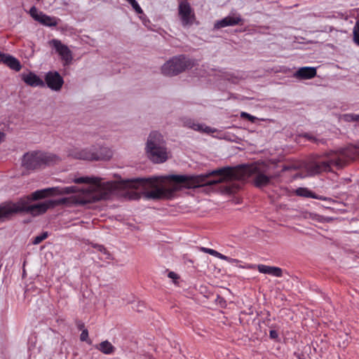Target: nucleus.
<instances>
[{
	"instance_id": "f257e3e1",
	"label": "nucleus",
	"mask_w": 359,
	"mask_h": 359,
	"mask_svg": "<svg viewBox=\"0 0 359 359\" xmlns=\"http://www.w3.org/2000/svg\"><path fill=\"white\" fill-rule=\"evenodd\" d=\"M76 184H88V189H82L77 196L47 200L29 205L25 201L8 203L0 206V219H8L18 212H27L33 215L43 214L50 208L61 205L87 204L100 200L108 199L111 193L121 188L138 189L149 185L154 187L147 192L149 198L153 199L170 198L179 191V175H169L151 178H137L123 182L108 181L102 182L98 177H81L72 180Z\"/></svg>"
},
{
	"instance_id": "f03ea898",
	"label": "nucleus",
	"mask_w": 359,
	"mask_h": 359,
	"mask_svg": "<svg viewBox=\"0 0 359 359\" xmlns=\"http://www.w3.org/2000/svg\"><path fill=\"white\" fill-rule=\"evenodd\" d=\"M350 159H352V157L348 154L347 149L331 151L324 157L315 161L302 162L294 165V169L299 170L294 178H305L322 172L332 171L333 168H341Z\"/></svg>"
},
{
	"instance_id": "7ed1b4c3",
	"label": "nucleus",
	"mask_w": 359,
	"mask_h": 359,
	"mask_svg": "<svg viewBox=\"0 0 359 359\" xmlns=\"http://www.w3.org/2000/svg\"><path fill=\"white\" fill-rule=\"evenodd\" d=\"M147 151L149 159L156 163H163L168 154L163 136L158 132H151L147 143Z\"/></svg>"
},
{
	"instance_id": "20e7f679",
	"label": "nucleus",
	"mask_w": 359,
	"mask_h": 359,
	"mask_svg": "<svg viewBox=\"0 0 359 359\" xmlns=\"http://www.w3.org/2000/svg\"><path fill=\"white\" fill-rule=\"evenodd\" d=\"M112 153L107 147H100L99 151L95 147L81 149L73 147L69 149L68 156L75 159L87 161L107 160L111 157Z\"/></svg>"
},
{
	"instance_id": "39448f33",
	"label": "nucleus",
	"mask_w": 359,
	"mask_h": 359,
	"mask_svg": "<svg viewBox=\"0 0 359 359\" xmlns=\"http://www.w3.org/2000/svg\"><path fill=\"white\" fill-rule=\"evenodd\" d=\"M196 65L195 60L184 55L173 57L166 62L161 67L162 74L165 76H175L186 69H191Z\"/></svg>"
},
{
	"instance_id": "423d86ee",
	"label": "nucleus",
	"mask_w": 359,
	"mask_h": 359,
	"mask_svg": "<svg viewBox=\"0 0 359 359\" xmlns=\"http://www.w3.org/2000/svg\"><path fill=\"white\" fill-rule=\"evenodd\" d=\"M57 156L41 151L26 153L22 160V165L27 170H36L44 165L55 163Z\"/></svg>"
},
{
	"instance_id": "0eeeda50",
	"label": "nucleus",
	"mask_w": 359,
	"mask_h": 359,
	"mask_svg": "<svg viewBox=\"0 0 359 359\" xmlns=\"http://www.w3.org/2000/svg\"><path fill=\"white\" fill-rule=\"evenodd\" d=\"M78 191L77 187L75 186L65 187H55L37 190L32 194V198L33 200H39L48 196L73 194Z\"/></svg>"
},
{
	"instance_id": "6e6552de",
	"label": "nucleus",
	"mask_w": 359,
	"mask_h": 359,
	"mask_svg": "<svg viewBox=\"0 0 359 359\" xmlns=\"http://www.w3.org/2000/svg\"><path fill=\"white\" fill-rule=\"evenodd\" d=\"M178 14L184 27L191 26L196 20V15L190 4L183 0L180 1L178 6Z\"/></svg>"
},
{
	"instance_id": "1a4fd4ad",
	"label": "nucleus",
	"mask_w": 359,
	"mask_h": 359,
	"mask_svg": "<svg viewBox=\"0 0 359 359\" xmlns=\"http://www.w3.org/2000/svg\"><path fill=\"white\" fill-rule=\"evenodd\" d=\"M49 44L55 48L65 65H68L72 62L73 60L72 52L67 46L63 44L61 41L55 39L50 41Z\"/></svg>"
},
{
	"instance_id": "9d476101",
	"label": "nucleus",
	"mask_w": 359,
	"mask_h": 359,
	"mask_svg": "<svg viewBox=\"0 0 359 359\" xmlns=\"http://www.w3.org/2000/svg\"><path fill=\"white\" fill-rule=\"evenodd\" d=\"M29 13L36 21L47 27H55L58 25V21L60 20L55 17H50L41 11H38L35 6H32Z\"/></svg>"
},
{
	"instance_id": "9b49d317",
	"label": "nucleus",
	"mask_w": 359,
	"mask_h": 359,
	"mask_svg": "<svg viewBox=\"0 0 359 359\" xmlns=\"http://www.w3.org/2000/svg\"><path fill=\"white\" fill-rule=\"evenodd\" d=\"M47 86L53 90H60L64 83L63 78L57 72L50 71L45 76Z\"/></svg>"
},
{
	"instance_id": "f8f14e48",
	"label": "nucleus",
	"mask_w": 359,
	"mask_h": 359,
	"mask_svg": "<svg viewBox=\"0 0 359 359\" xmlns=\"http://www.w3.org/2000/svg\"><path fill=\"white\" fill-rule=\"evenodd\" d=\"M252 172H256L254 178V182L256 187H263L270 184L272 179L271 176H269L263 171L257 170V165H251L248 163V175Z\"/></svg>"
},
{
	"instance_id": "ddd939ff",
	"label": "nucleus",
	"mask_w": 359,
	"mask_h": 359,
	"mask_svg": "<svg viewBox=\"0 0 359 359\" xmlns=\"http://www.w3.org/2000/svg\"><path fill=\"white\" fill-rule=\"evenodd\" d=\"M241 21V19L239 16L229 15L220 20L217 21L215 23L214 27L215 29H221L228 26H234L238 25Z\"/></svg>"
},
{
	"instance_id": "4468645a",
	"label": "nucleus",
	"mask_w": 359,
	"mask_h": 359,
	"mask_svg": "<svg viewBox=\"0 0 359 359\" xmlns=\"http://www.w3.org/2000/svg\"><path fill=\"white\" fill-rule=\"evenodd\" d=\"M22 80L26 84L32 87H43L45 86L43 80L33 72L22 75Z\"/></svg>"
},
{
	"instance_id": "2eb2a0df",
	"label": "nucleus",
	"mask_w": 359,
	"mask_h": 359,
	"mask_svg": "<svg viewBox=\"0 0 359 359\" xmlns=\"http://www.w3.org/2000/svg\"><path fill=\"white\" fill-rule=\"evenodd\" d=\"M316 75V69L311 67L299 68L295 73L294 76L302 79H310Z\"/></svg>"
},
{
	"instance_id": "dca6fc26",
	"label": "nucleus",
	"mask_w": 359,
	"mask_h": 359,
	"mask_svg": "<svg viewBox=\"0 0 359 359\" xmlns=\"http://www.w3.org/2000/svg\"><path fill=\"white\" fill-rule=\"evenodd\" d=\"M184 125L188 128H190L198 132H204L206 133H210L215 132L211 128L205 126L203 124L196 123L194 121L187 118L184 121Z\"/></svg>"
},
{
	"instance_id": "f3484780",
	"label": "nucleus",
	"mask_w": 359,
	"mask_h": 359,
	"mask_svg": "<svg viewBox=\"0 0 359 359\" xmlns=\"http://www.w3.org/2000/svg\"><path fill=\"white\" fill-rule=\"evenodd\" d=\"M257 269L260 273L271 275L274 277H281L283 275L282 269L279 267L259 264L257 266Z\"/></svg>"
},
{
	"instance_id": "a211bd4d",
	"label": "nucleus",
	"mask_w": 359,
	"mask_h": 359,
	"mask_svg": "<svg viewBox=\"0 0 359 359\" xmlns=\"http://www.w3.org/2000/svg\"><path fill=\"white\" fill-rule=\"evenodd\" d=\"M95 348L106 355L114 354L116 351L115 346H114L111 343L107 340L103 341L101 343L96 344Z\"/></svg>"
},
{
	"instance_id": "6ab92c4d",
	"label": "nucleus",
	"mask_w": 359,
	"mask_h": 359,
	"mask_svg": "<svg viewBox=\"0 0 359 359\" xmlns=\"http://www.w3.org/2000/svg\"><path fill=\"white\" fill-rule=\"evenodd\" d=\"M295 194L299 196H303L306 198H319L318 196H316L314 193L311 191L307 188L304 187H299L296 189Z\"/></svg>"
},
{
	"instance_id": "aec40b11",
	"label": "nucleus",
	"mask_w": 359,
	"mask_h": 359,
	"mask_svg": "<svg viewBox=\"0 0 359 359\" xmlns=\"http://www.w3.org/2000/svg\"><path fill=\"white\" fill-rule=\"evenodd\" d=\"M6 65L11 69L17 72L20 71L22 68L20 61L13 56H11L10 58H8Z\"/></svg>"
},
{
	"instance_id": "412c9836",
	"label": "nucleus",
	"mask_w": 359,
	"mask_h": 359,
	"mask_svg": "<svg viewBox=\"0 0 359 359\" xmlns=\"http://www.w3.org/2000/svg\"><path fill=\"white\" fill-rule=\"evenodd\" d=\"M95 248L101 253V259L104 260H109L111 259V255L109 252L101 245H96Z\"/></svg>"
},
{
	"instance_id": "4be33fe9",
	"label": "nucleus",
	"mask_w": 359,
	"mask_h": 359,
	"mask_svg": "<svg viewBox=\"0 0 359 359\" xmlns=\"http://www.w3.org/2000/svg\"><path fill=\"white\" fill-rule=\"evenodd\" d=\"M208 254L210 255H212L215 257H217L220 259H222V260L228 261L229 259L226 255H224L221 254L220 252H219L213 249H210V248L209 249Z\"/></svg>"
},
{
	"instance_id": "5701e85b",
	"label": "nucleus",
	"mask_w": 359,
	"mask_h": 359,
	"mask_svg": "<svg viewBox=\"0 0 359 359\" xmlns=\"http://www.w3.org/2000/svg\"><path fill=\"white\" fill-rule=\"evenodd\" d=\"M133 7V8L135 11V12L138 14L143 13V11L136 1V0H126Z\"/></svg>"
},
{
	"instance_id": "b1692460",
	"label": "nucleus",
	"mask_w": 359,
	"mask_h": 359,
	"mask_svg": "<svg viewBox=\"0 0 359 359\" xmlns=\"http://www.w3.org/2000/svg\"><path fill=\"white\" fill-rule=\"evenodd\" d=\"M353 41L359 46V21H358L353 27Z\"/></svg>"
},
{
	"instance_id": "393cba45",
	"label": "nucleus",
	"mask_w": 359,
	"mask_h": 359,
	"mask_svg": "<svg viewBox=\"0 0 359 359\" xmlns=\"http://www.w3.org/2000/svg\"><path fill=\"white\" fill-rule=\"evenodd\" d=\"M48 233L47 232H43V233H41V235H39L37 236H36L34 238V241H33V243L34 245H37V244H39L40 243H41L43 240H45L46 238H48Z\"/></svg>"
},
{
	"instance_id": "a878e982",
	"label": "nucleus",
	"mask_w": 359,
	"mask_h": 359,
	"mask_svg": "<svg viewBox=\"0 0 359 359\" xmlns=\"http://www.w3.org/2000/svg\"><path fill=\"white\" fill-rule=\"evenodd\" d=\"M80 339L82 341H87L88 344H90L91 341H88V331L86 329L82 330V332L80 335Z\"/></svg>"
},
{
	"instance_id": "bb28decb",
	"label": "nucleus",
	"mask_w": 359,
	"mask_h": 359,
	"mask_svg": "<svg viewBox=\"0 0 359 359\" xmlns=\"http://www.w3.org/2000/svg\"><path fill=\"white\" fill-rule=\"evenodd\" d=\"M354 114H345L341 116V119L346 122L353 121Z\"/></svg>"
},
{
	"instance_id": "cd10ccee",
	"label": "nucleus",
	"mask_w": 359,
	"mask_h": 359,
	"mask_svg": "<svg viewBox=\"0 0 359 359\" xmlns=\"http://www.w3.org/2000/svg\"><path fill=\"white\" fill-rule=\"evenodd\" d=\"M11 56V55H10L0 52V62H2L6 65L7 63V60H8V58H10Z\"/></svg>"
},
{
	"instance_id": "c85d7f7f",
	"label": "nucleus",
	"mask_w": 359,
	"mask_h": 359,
	"mask_svg": "<svg viewBox=\"0 0 359 359\" xmlns=\"http://www.w3.org/2000/svg\"><path fill=\"white\" fill-rule=\"evenodd\" d=\"M269 337L272 339H277L278 338V333L276 330H271L269 332Z\"/></svg>"
},
{
	"instance_id": "c756f323",
	"label": "nucleus",
	"mask_w": 359,
	"mask_h": 359,
	"mask_svg": "<svg viewBox=\"0 0 359 359\" xmlns=\"http://www.w3.org/2000/svg\"><path fill=\"white\" fill-rule=\"evenodd\" d=\"M76 325H77V327L79 330H84V323L83 322H81V320H79L76 322Z\"/></svg>"
},
{
	"instance_id": "7c9ffc66",
	"label": "nucleus",
	"mask_w": 359,
	"mask_h": 359,
	"mask_svg": "<svg viewBox=\"0 0 359 359\" xmlns=\"http://www.w3.org/2000/svg\"><path fill=\"white\" fill-rule=\"evenodd\" d=\"M168 277L172 279H177L178 278L177 275L175 272H172V271L169 272Z\"/></svg>"
},
{
	"instance_id": "2f4dec72",
	"label": "nucleus",
	"mask_w": 359,
	"mask_h": 359,
	"mask_svg": "<svg viewBox=\"0 0 359 359\" xmlns=\"http://www.w3.org/2000/svg\"><path fill=\"white\" fill-rule=\"evenodd\" d=\"M256 119L257 118L255 116H253L248 114V121L254 123Z\"/></svg>"
},
{
	"instance_id": "473e14b6",
	"label": "nucleus",
	"mask_w": 359,
	"mask_h": 359,
	"mask_svg": "<svg viewBox=\"0 0 359 359\" xmlns=\"http://www.w3.org/2000/svg\"><path fill=\"white\" fill-rule=\"evenodd\" d=\"M304 137H306V138H307L308 140H313V141H315V140H316V139H315V138H313V137H311L309 134H307V133L304 135Z\"/></svg>"
},
{
	"instance_id": "72a5a7b5",
	"label": "nucleus",
	"mask_w": 359,
	"mask_h": 359,
	"mask_svg": "<svg viewBox=\"0 0 359 359\" xmlns=\"http://www.w3.org/2000/svg\"><path fill=\"white\" fill-rule=\"evenodd\" d=\"M209 249H210V248H207L201 247V251H202V252H205V253H208V254Z\"/></svg>"
},
{
	"instance_id": "f704fd0d",
	"label": "nucleus",
	"mask_w": 359,
	"mask_h": 359,
	"mask_svg": "<svg viewBox=\"0 0 359 359\" xmlns=\"http://www.w3.org/2000/svg\"><path fill=\"white\" fill-rule=\"evenodd\" d=\"M5 134L0 131V143L4 140Z\"/></svg>"
},
{
	"instance_id": "c9c22d12",
	"label": "nucleus",
	"mask_w": 359,
	"mask_h": 359,
	"mask_svg": "<svg viewBox=\"0 0 359 359\" xmlns=\"http://www.w3.org/2000/svg\"><path fill=\"white\" fill-rule=\"evenodd\" d=\"M353 121L355 122H358L359 121V114H354V117H353Z\"/></svg>"
},
{
	"instance_id": "e433bc0d",
	"label": "nucleus",
	"mask_w": 359,
	"mask_h": 359,
	"mask_svg": "<svg viewBox=\"0 0 359 359\" xmlns=\"http://www.w3.org/2000/svg\"><path fill=\"white\" fill-rule=\"evenodd\" d=\"M241 116H242L243 118H247V112H242V113H241Z\"/></svg>"
}]
</instances>
